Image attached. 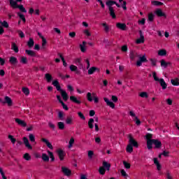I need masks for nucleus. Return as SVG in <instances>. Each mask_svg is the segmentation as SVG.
Listing matches in <instances>:
<instances>
[{
    "mask_svg": "<svg viewBox=\"0 0 179 179\" xmlns=\"http://www.w3.org/2000/svg\"><path fill=\"white\" fill-rule=\"evenodd\" d=\"M45 79L48 82V83H51L52 81V76L50 73H45Z\"/></svg>",
    "mask_w": 179,
    "mask_h": 179,
    "instance_id": "obj_26",
    "label": "nucleus"
},
{
    "mask_svg": "<svg viewBox=\"0 0 179 179\" xmlns=\"http://www.w3.org/2000/svg\"><path fill=\"white\" fill-rule=\"evenodd\" d=\"M102 26L104 28V31L106 33H108V31H110V27L107 25V23L106 22L102 23Z\"/></svg>",
    "mask_w": 179,
    "mask_h": 179,
    "instance_id": "obj_46",
    "label": "nucleus"
},
{
    "mask_svg": "<svg viewBox=\"0 0 179 179\" xmlns=\"http://www.w3.org/2000/svg\"><path fill=\"white\" fill-rule=\"evenodd\" d=\"M69 69L71 72H76L77 75H79V69H78V66L71 64L70 65Z\"/></svg>",
    "mask_w": 179,
    "mask_h": 179,
    "instance_id": "obj_23",
    "label": "nucleus"
},
{
    "mask_svg": "<svg viewBox=\"0 0 179 179\" xmlns=\"http://www.w3.org/2000/svg\"><path fill=\"white\" fill-rule=\"evenodd\" d=\"M41 141H42V142L45 143L47 147L49 149H50V150H54V147L52 146V144H51V143H50V141H48V140H47L46 138H42Z\"/></svg>",
    "mask_w": 179,
    "mask_h": 179,
    "instance_id": "obj_19",
    "label": "nucleus"
},
{
    "mask_svg": "<svg viewBox=\"0 0 179 179\" xmlns=\"http://www.w3.org/2000/svg\"><path fill=\"white\" fill-rule=\"evenodd\" d=\"M94 72H100V69L96 66H92L88 69V75H93Z\"/></svg>",
    "mask_w": 179,
    "mask_h": 179,
    "instance_id": "obj_16",
    "label": "nucleus"
},
{
    "mask_svg": "<svg viewBox=\"0 0 179 179\" xmlns=\"http://www.w3.org/2000/svg\"><path fill=\"white\" fill-rule=\"evenodd\" d=\"M153 145H155L157 149H159V148L162 146V142H160L159 140L153 139Z\"/></svg>",
    "mask_w": 179,
    "mask_h": 179,
    "instance_id": "obj_33",
    "label": "nucleus"
},
{
    "mask_svg": "<svg viewBox=\"0 0 179 179\" xmlns=\"http://www.w3.org/2000/svg\"><path fill=\"white\" fill-rule=\"evenodd\" d=\"M103 100H104L105 103H106L107 106L110 107V108H115V104H114V103H113V101L108 100V98L104 97Z\"/></svg>",
    "mask_w": 179,
    "mask_h": 179,
    "instance_id": "obj_18",
    "label": "nucleus"
},
{
    "mask_svg": "<svg viewBox=\"0 0 179 179\" xmlns=\"http://www.w3.org/2000/svg\"><path fill=\"white\" fill-rule=\"evenodd\" d=\"M123 164H124L125 169H131V164L124 161Z\"/></svg>",
    "mask_w": 179,
    "mask_h": 179,
    "instance_id": "obj_64",
    "label": "nucleus"
},
{
    "mask_svg": "<svg viewBox=\"0 0 179 179\" xmlns=\"http://www.w3.org/2000/svg\"><path fill=\"white\" fill-rule=\"evenodd\" d=\"M11 50L15 52L16 53L19 52V48L17 47V45H16L15 43H11Z\"/></svg>",
    "mask_w": 179,
    "mask_h": 179,
    "instance_id": "obj_29",
    "label": "nucleus"
},
{
    "mask_svg": "<svg viewBox=\"0 0 179 179\" xmlns=\"http://www.w3.org/2000/svg\"><path fill=\"white\" fill-rule=\"evenodd\" d=\"M167 55V50L165 49H162L158 51V55L160 57H164V55Z\"/></svg>",
    "mask_w": 179,
    "mask_h": 179,
    "instance_id": "obj_37",
    "label": "nucleus"
},
{
    "mask_svg": "<svg viewBox=\"0 0 179 179\" xmlns=\"http://www.w3.org/2000/svg\"><path fill=\"white\" fill-rule=\"evenodd\" d=\"M65 122L67 125H72V124H73V117L68 116L66 118Z\"/></svg>",
    "mask_w": 179,
    "mask_h": 179,
    "instance_id": "obj_24",
    "label": "nucleus"
},
{
    "mask_svg": "<svg viewBox=\"0 0 179 179\" xmlns=\"http://www.w3.org/2000/svg\"><path fill=\"white\" fill-rule=\"evenodd\" d=\"M74 64H76V65H78L79 66V69H83V64L82 63V59L81 58H76L73 60Z\"/></svg>",
    "mask_w": 179,
    "mask_h": 179,
    "instance_id": "obj_13",
    "label": "nucleus"
},
{
    "mask_svg": "<svg viewBox=\"0 0 179 179\" xmlns=\"http://www.w3.org/2000/svg\"><path fill=\"white\" fill-rule=\"evenodd\" d=\"M119 3H122V8L124 10H127V1L124 0H119Z\"/></svg>",
    "mask_w": 179,
    "mask_h": 179,
    "instance_id": "obj_41",
    "label": "nucleus"
},
{
    "mask_svg": "<svg viewBox=\"0 0 179 179\" xmlns=\"http://www.w3.org/2000/svg\"><path fill=\"white\" fill-rule=\"evenodd\" d=\"M71 101H73V103H76V104H80L82 101H80V99H78V97L75 96H70Z\"/></svg>",
    "mask_w": 179,
    "mask_h": 179,
    "instance_id": "obj_22",
    "label": "nucleus"
},
{
    "mask_svg": "<svg viewBox=\"0 0 179 179\" xmlns=\"http://www.w3.org/2000/svg\"><path fill=\"white\" fill-rule=\"evenodd\" d=\"M58 117L61 121H64V112L62 111L59 112Z\"/></svg>",
    "mask_w": 179,
    "mask_h": 179,
    "instance_id": "obj_62",
    "label": "nucleus"
},
{
    "mask_svg": "<svg viewBox=\"0 0 179 179\" xmlns=\"http://www.w3.org/2000/svg\"><path fill=\"white\" fill-rule=\"evenodd\" d=\"M56 97H57L58 101H59V103H61V104H62V106L64 110H66V111H68V110H69V108H68V106H66V105L64 103V101H62V99H61V96L57 95Z\"/></svg>",
    "mask_w": 179,
    "mask_h": 179,
    "instance_id": "obj_15",
    "label": "nucleus"
},
{
    "mask_svg": "<svg viewBox=\"0 0 179 179\" xmlns=\"http://www.w3.org/2000/svg\"><path fill=\"white\" fill-rule=\"evenodd\" d=\"M120 173L122 176V177H124V178H127V177H128V174L127 173V172L124 169L120 170Z\"/></svg>",
    "mask_w": 179,
    "mask_h": 179,
    "instance_id": "obj_61",
    "label": "nucleus"
},
{
    "mask_svg": "<svg viewBox=\"0 0 179 179\" xmlns=\"http://www.w3.org/2000/svg\"><path fill=\"white\" fill-rule=\"evenodd\" d=\"M20 64H22L24 65H26V64H27L28 61H27V57H24V56H22L20 57Z\"/></svg>",
    "mask_w": 179,
    "mask_h": 179,
    "instance_id": "obj_39",
    "label": "nucleus"
},
{
    "mask_svg": "<svg viewBox=\"0 0 179 179\" xmlns=\"http://www.w3.org/2000/svg\"><path fill=\"white\" fill-rule=\"evenodd\" d=\"M45 45H47V39H45V38L42 39L41 49L45 50Z\"/></svg>",
    "mask_w": 179,
    "mask_h": 179,
    "instance_id": "obj_55",
    "label": "nucleus"
},
{
    "mask_svg": "<svg viewBox=\"0 0 179 179\" xmlns=\"http://www.w3.org/2000/svg\"><path fill=\"white\" fill-rule=\"evenodd\" d=\"M116 27L119 29V30H122L123 31L127 30V24L125 23L117 22L116 23Z\"/></svg>",
    "mask_w": 179,
    "mask_h": 179,
    "instance_id": "obj_12",
    "label": "nucleus"
},
{
    "mask_svg": "<svg viewBox=\"0 0 179 179\" xmlns=\"http://www.w3.org/2000/svg\"><path fill=\"white\" fill-rule=\"evenodd\" d=\"M83 34L86 36V37H90L92 36V32H90V29H85L83 30Z\"/></svg>",
    "mask_w": 179,
    "mask_h": 179,
    "instance_id": "obj_32",
    "label": "nucleus"
},
{
    "mask_svg": "<svg viewBox=\"0 0 179 179\" xmlns=\"http://www.w3.org/2000/svg\"><path fill=\"white\" fill-rule=\"evenodd\" d=\"M169 65V63L166 62L164 60L161 61V66H163L164 68H167V66Z\"/></svg>",
    "mask_w": 179,
    "mask_h": 179,
    "instance_id": "obj_63",
    "label": "nucleus"
},
{
    "mask_svg": "<svg viewBox=\"0 0 179 179\" xmlns=\"http://www.w3.org/2000/svg\"><path fill=\"white\" fill-rule=\"evenodd\" d=\"M87 100L90 102H92L94 101L95 103H99V97L97 95H96V93L93 92L92 94L91 92L87 93Z\"/></svg>",
    "mask_w": 179,
    "mask_h": 179,
    "instance_id": "obj_3",
    "label": "nucleus"
},
{
    "mask_svg": "<svg viewBox=\"0 0 179 179\" xmlns=\"http://www.w3.org/2000/svg\"><path fill=\"white\" fill-rule=\"evenodd\" d=\"M17 15L24 23H26V17H24V15L22 14V13H17Z\"/></svg>",
    "mask_w": 179,
    "mask_h": 179,
    "instance_id": "obj_53",
    "label": "nucleus"
},
{
    "mask_svg": "<svg viewBox=\"0 0 179 179\" xmlns=\"http://www.w3.org/2000/svg\"><path fill=\"white\" fill-rule=\"evenodd\" d=\"M22 141L24 142L25 148H27L29 150H31V149H33V147L30 144V142H29V138H27V137H23Z\"/></svg>",
    "mask_w": 179,
    "mask_h": 179,
    "instance_id": "obj_10",
    "label": "nucleus"
},
{
    "mask_svg": "<svg viewBox=\"0 0 179 179\" xmlns=\"http://www.w3.org/2000/svg\"><path fill=\"white\" fill-rule=\"evenodd\" d=\"M138 60H137L136 65L137 66H142V64L143 62H148V59L146 58V54H144L143 55H138Z\"/></svg>",
    "mask_w": 179,
    "mask_h": 179,
    "instance_id": "obj_5",
    "label": "nucleus"
},
{
    "mask_svg": "<svg viewBox=\"0 0 179 179\" xmlns=\"http://www.w3.org/2000/svg\"><path fill=\"white\" fill-rule=\"evenodd\" d=\"M140 37L136 40V44H143L145 43V36L143 35V32L142 31H139Z\"/></svg>",
    "mask_w": 179,
    "mask_h": 179,
    "instance_id": "obj_6",
    "label": "nucleus"
},
{
    "mask_svg": "<svg viewBox=\"0 0 179 179\" xmlns=\"http://www.w3.org/2000/svg\"><path fill=\"white\" fill-rule=\"evenodd\" d=\"M41 159L43 162H50V157L47 155V154L45 153L42 154Z\"/></svg>",
    "mask_w": 179,
    "mask_h": 179,
    "instance_id": "obj_34",
    "label": "nucleus"
},
{
    "mask_svg": "<svg viewBox=\"0 0 179 179\" xmlns=\"http://www.w3.org/2000/svg\"><path fill=\"white\" fill-rule=\"evenodd\" d=\"M15 122L20 127H27V123H26L24 120H22L19 118H15Z\"/></svg>",
    "mask_w": 179,
    "mask_h": 179,
    "instance_id": "obj_17",
    "label": "nucleus"
},
{
    "mask_svg": "<svg viewBox=\"0 0 179 179\" xmlns=\"http://www.w3.org/2000/svg\"><path fill=\"white\" fill-rule=\"evenodd\" d=\"M129 114L130 117H131V118L133 120H135L136 118L138 117V116H136V114H135V112L134 110H130L129 112Z\"/></svg>",
    "mask_w": 179,
    "mask_h": 179,
    "instance_id": "obj_52",
    "label": "nucleus"
},
{
    "mask_svg": "<svg viewBox=\"0 0 179 179\" xmlns=\"http://www.w3.org/2000/svg\"><path fill=\"white\" fill-rule=\"evenodd\" d=\"M57 127L59 129H65V123H64L63 122H57Z\"/></svg>",
    "mask_w": 179,
    "mask_h": 179,
    "instance_id": "obj_43",
    "label": "nucleus"
},
{
    "mask_svg": "<svg viewBox=\"0 0 179 179\" xmlns=\"http://www.w3.org/2000/svg\"><path fill=\"white\" fill-rule=\"evenodd\" d=\"M3 104H7L8 107H12L13 106V101H12V99L8 96H6L4 97V101H1Z\"/></svg>",
    "mask_w": 179,
    "mask_h": 179,
    "instance_id": "obj_7",
    "label": "nucleus"
},
{
    "mask_svg": "<svg viewBox=\"0 0 179 179\" xmlns=\"http://www.w3.org/2000/svg\"><path fill=\"white\" fill-rule=\"evenodd\" d=\"M60 93L62 94V97L63 100L64 101H67L68 99H69V96H68V94L66 93V91L63 90V91H62Z\"/></svg>",
    "mask_w": 179,
    "mask_h": 179,
    "instance_id": "obj_25",
    "label": "nucleus"
},
{
    "mask_svg": "<svg viewBox=\"0 0 179 179\" xmlns=\"http://www.w3.org/2000/svg\"><path fill=\"white\" fill-rule=\"evenodd\" d=\"M27 45L29 48H31L34 45V40L33 38H30L29 41L27 42Z\"/></svg>",
    "mask_w": 179,
    "mask_h": 179,
    "instance_id": "obj_44",
    "label": "nucleus"
},
{
    "mask_svg": "<svg viewBox=\"0 0 179 179\" xmlns=\"http://www.w3.org/2000/svg\"><path fill=\"white\" fill-rule=\"evenodd\" d=\"M152 78H154V80H155V82H159L163 90H166V89H167V83H166L164 79L159 78V77H157V75L156 74V72L152 73Z\"/></svg>",
    "mask_w": 179,
    "mask_h": 179,
    "instance_id": "obj_2",
    "label": "nucleus"
},
{
    "mask_svg": "<svg viewBox=\"0 0 179 179\" xmlns=\"http://www.w3.org/2000/svg\"><path fill=\"white\" fill-rule=\"evenodd\" d=\"M62 173H63V174H64L66 177L72 176V171H71V169L66 166L62 167Z\"/></svg>",
    "mask_w": 179,
    "mask_h": 179,
    "instance_id": "obj_8",
    "label": "nucleus"
},
{
    "mask_svg": "<svg viewBox=\"0 0 179 179\" xmlns=\"http://www.w3.org/2000/svg\"><path fill=\"white\" fill-rule=\"evenodd\" d=\"M148 22H153V20H155V14H153V13H148Z\"/></svg>",
    "mask_w": 179,
    "mask_h": 179,
    "instance_id": "obj_38",
    "label": "nucleus"
},
{
    "mask_svg": "<svg viewBox=\"0 0 179 179\" xmlns=\"http://www.w3.org/2000/svg\"><path fill=\"white\" fill-rule=\"evenodd\" d=\"M0 24L3 27H5L6 29H8V27H9V24L6 21H0Z\"/></svg>",
    "mask_w": 179,
    "mask_h": 179,
    "instance_id": "obj_56",
    "label": "nucleus"
},
{
    "mask_svg": "<svg viewBox=\"0 0 179 179\" xmlns=\"http://www.w3.org/2000/svg\"><path fill=\"white\" fill-rule=\"evenodd\" d=\"M10 5L14 9H17V6H19V5H17V3L15 1V0H10Z\"/></svg>",
    "mask_w": 179,
    "mask_h": 179,
    "instance_id": "obj_36",
    "label": "nucleus"
},
{
    "mask_svg": "<svg viewBox=\"0 0 179 179\" xmlns=\"http://www.w3.org/2000/svg\"><path fill=\"white\" fill-rule=\"evenodd\" d=\"M140 97H142V99H148L149 97V94L146 92H143L139 94Z\"/></svg>",
    "mask_w": 179,
    "mask_h": 179,
    "instance_id": "obj_45",
    "label": "nucleus"
},
{
    "mask_svg": "<svg viewBox=\"0 0 179 179\" xmlns=\"http://www.w3.org/2000/svg\"><path fill=\"white\" fill-rule=\"evenodd\" d=\"M47 153L48 156L50 157L51 162H54L55 160V157H54V153L50 150H47Z\"/></svg>",
    "mask_w": 179,
    "mask_h": 179,
    "instance_id": "obj_42",
    "label": "nucleus"
},
{
    "mask_svg": "<svg viewBox=\"0 0 179 179\" xmlns=\"http://www.w3.org/2000/svg\"><path fill=\"white\" fill-rule=\"evenodd\" d=\"M171 83L173 86H179V79L178 78L171 79Z\"/></svg>",
    "mask_w": 179,
    "mask_h": 179,
    "instance_id": "obj_40",
    "label": "nucleus"
},
{
    "mask_svg": "<svg viewBox=\"0 0 179 179\" xmlns=\"http://www.w3.org/2000/svg\"><path fill=\"white\" fill-rule=\"evenodd\" d=\"M103 167L105 170H107V171H110V168L111 167V165L108 162L104 161L103 162Z\"/></svg>",
    "mask_w": 179,
    "mask_h": 179,
    "instance_id": "obj_28",
    "label": "nucleus"
},
{
    "mask_svg": "<svg viewBox=\"0 0 179 179\" xmlns=\"http://www.w3.org/2000/svg\"><path fill=\"white\" fill-rule=\"evenodd\" d=\"M57 153L59 156V160H64V157H65V152L62 149H58L57 150Z\"/></svg>",
    "mask_w": 179,
    "mask_h": 179,
    "instance_id": "obj_14",
    "label": "nucleus"
},
{
    "mask_svg": "<svg viewBox=\"0 0 179 179\" xmlns=\"http://www.w3.org/2000/svg\"><path fill=\"white\" fill-rule=\"evenodd\" d=\"M151 5H152L153 6H162L164 5V3L162 1H152Z\"/></svg>",
    "mask_w": 179,
    "mask_h": 179,
    "instance_id": "obj_30",
    "label": "nucleus"
},
{
    "mask_svg": "<svg viewBox=\"0 0 179 179\" xmlns=\"http://www.w3.org/2000/svg\"><path fill=\"white\" fill-rule=\"evenodd\" d=\"M138 23L140 26L145 25V23H146V19L141 18V20H138Z\"/></svg>",
    "mask_w": 179,
    "mask_h": 179,
    "instance_id": "obj_54",
    "label": "nucleus"
},
{
    "mask_svg": "<svg viewBox=\"0 0 179 179\" xmlns=\"http://www.w3.org/2000/svg\"><path fill=\"white\" fill-rule=\"evenodd\" d=\"M99 172L101 176H104V174H106V169L103 166H101L99 168Z\"/></svg>",
    "mask_w": 179,
    "mask_h": 179,
    "instance_id": "obj_59",
    "label": "nucleus"
},
{
    "mask_svg": "<svg viewBox=\"0 0 179 179\" xmlns=\"http://www.w3.org/2000/svg\"><path fill=\"white\" fill-rule=\"evenodd\" d=\"M152 138L153 136L150 134H148L145 136V138L147 140V148L149 150L153 148V139H152Z\"/></svg>",
    "mask_w": 179,
    "mask_h": 179,
    "instance_id": "obj_4",
    "label": "nucleus"
},
{
    "mask_svg": "<svg viewBox=\"0 0 179 179\" xmlns=\"http://www.w3.org/2000/svg\"><path fill=\"white\" fill-rule=\"evenodd\" d=\"M155 13L157 16H158V17H166V13H164V12H163V10L160 8H157L155 10Z\"/></svg>",
    "mask_w": 179,
    "mask_h": 179,
    "instance_id": "obj_11",
    "label": "nucleus"
},
{
    "mask_svg": "<svg viewBox=\"0 0 179 179\" xmlns=\"http://www.w3.org/2000/svg\"><path fill=\"white\" fill-rule=\"evenodd\" d=\"M73 143H75V138L72 137L71 138H70L69 142V149L72 148V147L73 146Z\"/></svg>",
    "mask_w": 179,
    "mask_h": 179,
    "instance_id": "obj_47",
    "label": "nucleus"
},
{
    "mask_svg": "<svg viewBox=\"0 0 179 179\" xmlns=\"http://www.w3.org/2000/svg\"><path fill=\"white\" fill-rule=\"evenodd\" d=\"M22 92L25 96H29L30 94V90L27 87H23Z\"/></svg>",
    "mask_w": 179,
    "mask_h": 179,
    "instance_id": "obj_51",
    "label": "nucleus"
},
{
    "mask_svg": "<svg viewBox=\"0 0 179 179\" xmlns=\"http://www.w3.org/2000/svg\"><path fill=\"white\" fill-rule=\"evenodd\" d=\"M136 57H138V53H136V52H134V51H131L130 52L131 59H135V58H136Z\"/></svg>",
    "mask_w": 179,
    "mask_h": 179,
    "instance_id": "obj_50",
    "label": "nucleus"
},
{
    "mask_svg": "<svg viewBox=\"0 0 179 179\" xmlns=\"http://www.w3.org/2000/svg\"><path fill=\"white\" fill-rule=\"evenodd\" d=\"M153 161L154 164H155V166H157V170H158V171H160L162 170V165L160 164L159 159H157V158H154Z\"/></svg>",
    "mask_w": 179,
    "mask_h": 179,
    "instance_id": "obj_21",
    "label": "nucleus"
},
{
    "mask_svg": "<svg viewBox=\"0 0 179 179\" xmlns=\"http://www.w3.org/2000/svg\"><path fill=\"white\" fill-rule=\"evenodd\" d=\"M9 62L11 65H16V64H17V58L12 56L9 58Z\"/></svg>",
    "mask_w": 179,
    "mask_h": 179,
    "instance_id": "obj_27",
    "label": "nucleus"
},
{
    "mask_svg": "<svg viewBox=\"0 0 179 179\" xmlns=\"http://www.w3.org/2000/svg\"><path fill=\"white\" fill-rule=\"evenodd\" d=\"M86 44H87V42L84 41H83L82 43L79 45L81 52H86V50H87Z\"/></svg>",
    "mask_w": 179,
    "mask_h": 179,
    "instance_id": "obj_20",
    "label": "nucleus"
},
{
    "mask_svg": "<svg viewBox=\"0 0 179 179\" xmlns=\"http://www.w3.org/2000/svg\"><path fill=\"white\" fill-rule=\"evenodd\" d=\"M93 124H94V119L90 118L88 121V127L90 129H93V128H94Z\"/></svg>",
    "mask_w": 179,
    "mask_h": 179,
    "instance_id": "obj_31",
    "label": "nucleus"
},
{
    "mask_svg": "<svg viewBox=\"0 0 179 179\" xmlns=\"http://www.w3.org/2000/svg\"><path fill=\"white\" fill-rule=\"evenodd\" d=\"M23 159H24V160H27V162L31 160V156H30V154L29 153H25L23 155Z\"/></svg>",
    "mask_w": 179,
    "mask_h": 179,
    "instance_id": "obj_48",
    "label": "nucleus"
},
{
    "mask_svg": "<svg viewBox=\"0 0 179 179\" xmlns=\"http://www.w3.org/2000/svg\"><path fill=\"white\" fill-rule=\"evenodd\" d=\"M25 52L29 57H36V52L34 50H26Z\"/></svg>",
    "mask_w": 179,
    "mask_h": 179,
    "instance_id": "obj_35",
    "label": "nucleus"
},
{
    "mask_svg": "<svg viewBox=\"0 0 179 179\" xmlns=\"http://www.w3.org/2000/svg\"><path fill=\"white\" fill-rule=\"evenodd\" d=\"M17 8L20 9V12H23L24 13H26L27 12L23 5L18 6Z\"/></svg>",
    "mask_w": 179,
    "mask_h": 179,
    "instance_id": "obj_58",
    "label": "nucleus"
},
{
    "mask_svg": "<svg viewBox=\"0 0 179 179\" xmlns=\"http://www.w3.org/2000/svg\"><path fill=\"white\" fill-rule=\"evenodd\" d=\"M129 144H130L131 146H134V148H138L139 146L138 142L134 138V137L131 136L129 137Z\"/></svg>",
    "mask_w": 179,
    "mask_h": 179,
    "instance_id": "obj_9",
    "label": "nucleus"
},
{
    "mask_svg": "<svg viewBox=\"0 0 179 179\" xmlns=\"http://www.w3.org/2000/svg\"><path fill=\"white\" fill-rule=\"evenodd\" d=\"M113 5H116L117 8H121V5L114 1L108 0L106 1V6L109 9V13L112 19H116L117 15H115V10L113 8Z\"/></svg>",
    "mask_w": 179,
    "mask_h": 179,
    "instance_id": "obj_1",
    "label": "nucleus"
},
{
    "mask_svg": "<svg viewBox=\"0 0 179 179\" xmlns=\"http://www.w3.org/2000/svg\"><path fill=\"white\" fill-rule=\"evenodd\" d=\"M126 150L127 153H132V152H134V147L131 146L130 144H128Z\"/></svg>",
    "mask_w": 179,
    "mask_h": 179,
    "instance_id": "obj_49",
    "label": "nucleus"
},
{
    "mask_svg": "<svg viewBox=\"0 0 179 179\" xmlns=\"http://www.w3.org/2000/svg\"><path fill=\"white\" fill-rule=\"evenodd\" d=\"M30 142H36V136L33 134L29 135Z\"/></svg>",
    "mask_w": 179,
    "mask_h": 179,
    "instance_id": "obj_57",
    "label": "nucleus"
},
{
    "mask_svg": "<svg viewBox=\"0 0 179 179\" xmlns=\"http://www.w3.org/2000/svg\"><path fill=\"white\" fill-rule=\"evenodd\" d=\"M8 139H10V141H11V143H13V145H15V143H16V138H13V136L12 135H8Z\"/></svg>",
    "mask_w": 179,
    "mask_h": 179,
    "instance_id": "obj_60",
    "label": "nucleus"
}]
</instances>
